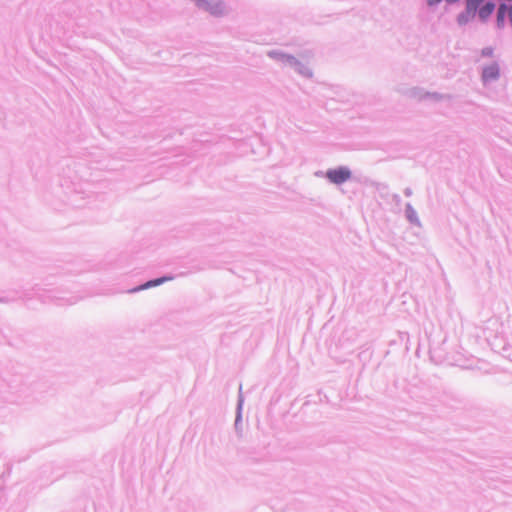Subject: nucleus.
I'll list each match as a JSON object with an SVG mask.
<instances>
[{"label":"nucleus","instance_id":"nucleus-7","mask_svg":"<svg viewBox=\"0 0 512 512\" xmlns=\"http://www.w3.org/2000/svg\"><path fill=\"white\" fill-rule=\"evenodd\" d=\"M458 21L460 24H464L466 22L465 15H460L458 17Z\"/></svg>","mask_w":512,"mask_h":512},{"label":"nucleus","instance_id":"nucleus-2","mask_svg":"<svg viewBox=\"0 0 512 512\" xmlns=\"http://www.w3.org/2000/svg\"><path fill=\"white\" fill-rule=\"evenodd\" d=\"M495 4L491 1H485V3L477 10L478 15L481 19H487L494 11Z\"/></svg>","mask_w":512,"mask_h":512},{"label":"nucleus","instance_id":"nucleus-4","mask_svg":"<svg viewBox=\"0 0 512 512\" xmlns=\"http://www.w3.org/2000/svg\"><path fill=\"white\" fill-rule=\"evenodd\" d=\"M499 75V69L496 65H491L483 70L482 77L485 81L496 79Z\"/></svg>","mask_w":512,"mask_h":512},{"label":"nucleus","instance_id":"nucleus-8","mask_svg":"<svg viewBox=\"0 0 512 512\" xmlns=\"http://www.w3.org/2000/svg\"><path fill=\"white\" fill-rule=\"evenodd\" d=\"M440 1H441V0H428V4H429L430 6H432V5H435V4L439 3Z\"/></svg>","mask_w":512,"mask_h":512},{"label":"nucleus","instance_id":"nucleus-5","mask_svg":"<svg viewBox=\"0 0 512 512\" xmlns=\"http://www.w3.org/2000/svg\"><path fill=\"white\" fill-rule=\"evenodd\" d=\"M506 13L508 14V17L512 23V6L508 8L504 4L500 5V7L498 9V13H497L498 23H502L504 21Z\"/></svg>","mask_w":512,"mask_h":512},{"label":"nucleus","instance_id":"nucleus-1","mask_svg":"<svg viewBox=\"0 0 512 512\" xmlns=\"http://www.w3.org/2000/svg\"><path fill=\"white\" fill-rule=\"evenodd\" d=\"M326 177L334 184H341L350 179L351 172L346 167H339L336 169L328 170Z\"/></svg>","mask_w":512,"mask_h":512},{"label":"nucleus","instance_id":"nucleus-6","mask_svg":"<svg viewBox=\"0 0 512 512\" xmlns=\"http://www.w3.org/2000/svg\"><path fill=\"white\" fill-rule=\"evenodd\" d=\"M166 280H168V278H159V279H156V280L148 281L145 284H143L142 286L136 288L134 291H138V290H142V289H147V288H150V287H153V286L160 285V284L164 283Z\"/></svg>","mask_w":512,"mask_h":512},{"label":"nucleus","instance_id":"nucleus-3","mask_svg":"<svg viewBox=\"0 0 512 512\" xmlns=\"http://www.w3.org/2000/svg\"><path fill=\"white\" fill-rule=\"evenodd\" d=\"M466 13L474 16L477 10L485 3V0H465Z\"/></svg>","mask_w":512,"mask_h":512}]
</instances>
